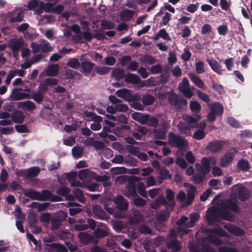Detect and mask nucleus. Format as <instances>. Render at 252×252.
<instances>
[{
  "label": "nucleus",
  "mask_w": 252,
  "mask_h": 252,
  "mask_svg": "<svg viewBox=\"0 0 252 252\" xmlns=\"http://www.w3.org/2000/svg\"><path fill=\"white\" fill-rule=\"evenodd\" d=\"M116 94L118 97L128 102L131 108L137 110H143V105L138 102L141 99V97L138 93L132 94L131 90L124 88L117 90Z\"/></svg>",
  "instance_id": "obj_1"
},
{
  "label": "nucleus",
  "mask_w": 252,
  "mask_h": 252,
  "mask_svg": "<svg viewBox=\"0 0 252 252\" xmlns=\"http://www.w3.org/2000/svg\"><path fill=\"white\" fill-rule=\"evenodd\" d=\"M170 120L162 118L159 122V128H154L152 133L155 139H164L170 127Z\"/></svg>",
  "instance_id": "obj_2"
},
{
  "label": "nucleus",
  "mask_w": 252,
  "mask_h": 252,
  "mask_svg": "<svg viewBox=\"0 0 252 252\" xmlns=\"http://www.w3.org/2000/svg\"><path fill=\"white\" fill-rule=\"evenodd\" d=\"M210 234L208 236V240L216 246L222 244V241L217 236L227 237L228 233L221 227L214 228L209 230Z\"/></svg>",
  "instance_id": "obj_3"
},
{
  "label": "nucleus",
  "mask_w": 252,
  "mask_h": 252,
  "mask_svg": "<svg viewBox=\"0 0 252 252\" xmlns=\"http://www.w3.org/2000/svg\"><path fill=\"white\" fill-rule=\"evenodd\" d=\"M211 111L207 115V120L209 122L215 121L217 116H221L223 113V107L219 102H216L212 104Z\"/></svg>",
  "instance_id": "obj_4"
},
{
  "label": "nucleus",
  "mask_w": 252,
  "mask_h": 252,
  "mask_svg": "<svg viewBox=\"0 0 252 252\" xmlns=\"http://www.w3.org/2000/svg\"><path fill=\"white\" fill-rule=\"evenodd\" d=\"M132 179L129 180L128 183L126 186L125 193H124V195L128 198H134L138 196L135 182L138 181V179L137 177L133 176Z\"/></svg>",
  "instance_id": "obj_5"
},
{
  "label": "nucleus",
  "mask_w": 252,
  "mask_h": 252,
  "mask_svg": "<svg viewBox=\"0 0 252 252\" xmlns=\"http://www.w3.org/2000/svg\"><path fill=\"white\" fill-rule=\"evenodd\" d=\"M170 143L175 147L183 148L186 146L187 140L183 137L173 133H169Z\"/></svg>",
  "instance_id": "obj_6"
},
{
  "label": "nucleus",
  "mask_w": 252,
  "mask_h": 252,
  "mask_svg": "<svg viewBox=\"0 0 252 252\" xmlns=\"http://www.w3.org/2000/svg\"><path fill=\"white\" fill-rule=\"evenodd\" d=\"M179 89L187 98H190L193 95L192 92L189 88V80L186 77L179 84Z\"/></svg>",
  "instance_id": "obj_7"
},
{
  "label": "nucleus",
  "mask_w": 252,
  "mask_h": 252,
  "mask_svg": "<svg viewBox=\"0 0 252 252\" xmlns=\"http://www.w3.org/2000/svg\"><path fill=\"white\" fill-rule=\"evenodd\" d=\"M168 100L170 105L177 108H181L182 106L187 104V100L186 99L179 98L175 94L170 95Z\"/></svg>",
  "instance_id": "obj_8"
},
{
  "label": "nucleus",
  "mask_w": 252,
  "mask_h": 252,
  "mask_svg": "<svg viewBox=\"0 0 252 252\" xmlns=\"http://www.w3.org/2000/svg\"><path fill=\"white\" fill-rule=\"evenodd\" d=\"M113 201L118 209L122 211H126L127 209L128 202L122 195L117 196L114 198Z\"/></svg>",
  "instance_id": "obj_9"
},
{
  "label": "nucleus",
  "mask_w": 252,
  "mask_h": 252,
  "mask_svg": "<svg viewBox=\"0 0 252 252\" xmlns=\"http://www.w3.org/2000/svg\"><path fill=\"white\" fill-rule=\"evenodd\" d=\"M166 247L168 249L171 250L172 252H179L182 248L181 242L177 239H172L168 241Z\"/></svg>",
  "instance_id": "obj_10"
},
{
  "label": "nucleus",
  "mask_w": 252,
  "mask_h": 252,
  "mask_svg": "<svg viewBox=\"0 0 252 252\" xmlns=\"http://www.w3.org/2000/svg\"><path fill=\"white\" fill-rule=\"evenodd\" d=\"M131 116L133 120L139 122L141 125H144L147 124L149 115L148 114H143L142 113L135 112L131 114Z\"/></svg>",
  "instance_id": "obj_11"
},
{
  "label": "nucleus",
  "mask_w": 252,
  "mask_h": 252,
  "mask_svg": "<svg viewBox=\"0 0 252 252\" xmlns=\"http://www.w3.org/2000/svg\"><path fill=\"white\" fill-rule=\"evenodd\" d=\"M24 44V41L23 38L20 37L11 40L8 46L12 50L19 51Z\"/></svg>",
  "instance_id": "obj_12"
},
{
  "label": "nucleus",
  "mask_w": 252,
  "mask_h": 252,
  "mask_svg": "<svg viewBox=\"0 0 252 252\" xmlns=\"http://www.w3.org/2000/svg\"><path fill=\"white\" fill-rule=\"evenodd\" d=\"M11 118L14 123L21 124L25 120V116L21 111L16 110L11 114Z\"/></svg>",
  "instance_id": "obj_13"
},
{
  "label": "nucleus",
  "mask_w": 252,
  "mask_h": 252,
  "mask_svg": "<svg viewBox=\"0 0 252 252\" xmlns=\"http://www.w3.org/2000/svg\"><path fill=\"white\" fill-rule=\"evenodd\" d=\"M250 190L245 187H241L238 190V198L241 201L248 200L250 195Z\"/></svg>",
  "instance_id": "obj_14"
},
{
  "label": "nucleus",
  "mask_w": 252,
  "mask_h": 252,
  "mask_svg": "<svg viewBox=\"0 0 252 252\" xmlns=\"http://www.w3.org/2000/svg\"><path fill=\"white\" fill-rule=\"evenodd\" d=\"M222 148V144L220 141H213L208 143L207 149L211 153H216L220 151Z\"/></svg>",
  "instance_id": "obj_15"
},
{
  "label": "nucleus",
  "mask_w": 252,
  "mask_h": 252,
  "mask_svg": "<svg viewBox=\"0 0 252 252\" xmlns=\"http://www.w3.org/2000/svg\"><path fill=\"white\" fill-rule=\"evenodd\" d=\"M166 196L165 199L169 202V206L170 211H172L175 205V202L174 201L175 198V193L170 189H167L166 190Z\"/></svg>",
  "instance_id": "obj_16"
},
{
  "label": "nucleus",
  "mask_w": 252,
  "mask_h": 252,
  "mask_svg": "<svg viewBox=\"0 0 252 252\" xmlns=\"http://www.w3.org/2000/svg\"><path fill=\"white\" fill-rule=\"evenodd\" d=\"M95 63L87 61H83L80 64L81 71L83 73H89L94 68Z\"/></svg>",
  "instance_id": "obj_17"
},
{
  "label": "nucleus",
  "mask_w": 252,
  "mask_h": 252,
  "mask_svg": "<svg viewBox=\"0 0 252 252\" xmlns=\"http://www.w3.org/2000/svg\"><path fill=\"white\" fill-rule=\"evenodd\" d=\"M207 61L211 69L214 72L220 75L222 74L221 65L219 63V62L213 59L207 60Z\"/></svg>",
  "instance_id": "obj_18"
},
{
  "label": "nucleus",
  "mask_w": 252,
  "mask_h": 252,
  "mask_svg": "<svg viewBox=\"0 0 252 252\" xmlns=\"http://www.w3.org/2000/svg\"><path fill=\"white\" fill-rule=\"evenodd\" d=\"M93 212L94 216L100 219H105L107 218L106 213L98 205L93 206Z\"/></svg>",
  "instance_id": "obj_19"
},
{
  "label": "nucleus",
  "mask_w": 252,
  "mask_h": 252,
  "mask_svg": "<svg viewBox=\"0 0 252 252\" xmlns=\"http://www.w3.org/2000/svg\"><path fill=\"white\" fill-rule=\"evenodd\" d=\"M59 70L58 64H52L48 66L46 70V75L48 76H55L57 75Z\"/></svg>",
  "instance_id": "obj_20"
},
{
  "label": "nucleus",
  "mask_w": 252,
  "mask_h": 252,
  "mask_svg": "<svg viewBox=\"0 0 252 252\" xmlns=\"http://www.w3.org/2000/svg\"><path fill=\"white\" fill-rule=\"evenodd\" d=\"M234 154L233 153H229L224 155L220 160V165L221 167L227 166L233 160Z\"/></svg>",
  "instance_id": "obj_21"
},
{
  "label": "nucleus",
  "mask_w": 252,
  "mask_h": 252,
  "mask_svg": "<svg viewBox=\"0 0 252 252\" xmlns=\"http://www.w3.org/2000/svg\"><path fill=\"white\" fill-rule=\"evenodd\" d=\"M125 81L126 83L138 84L139 83L141 80L137 75L131 73H128L125 77Z\"/></svg>",
  "instance_id": "obj_22"
},
{
  "label": "nucleus",
  "mask_w": 252,
  "mask_h": 252,
  "mask_svg": "<svg viewBox=\"0 0 252 252\" xmlns=\"http://www.w3.org/2000/svg\"><path fill=\"white\" fill-rule=\"evenodd\" d=\"M225 208L236 213H238L240 211V208L236 201H233L231 200H227L225 205Z\"/></svg>",
  "instance_id": "obj_23"
},
{
  "label": "nucleus",
  "mask_w": 252,
  "mask_h": 252,
  "mask_svg": "<svg viewBox=\"0 0 252 252\" xmlns=\"http://www.w3.org/2000/svg\"><path fill=\"white\" fill-rule=\"evenodd\" d=\"M78 238L81 243L85 244L91 242L93 239V237L92 235L83 232L78 233Z\"/></svg>",
  "instance_id": "obj_24"
},
{
  "label": "nucleus",
  "mask_w": 252,
  "mask_h": 252,
  "mask_svg": "<svg viewBox=\"0 0 252 252\" xmlns=\"http://www.w3.org/2000/svg\"><path fill=\"white\" fill-rule=\"evenodd\" d=\"M111 75L112 76L114 77L115 80L117 81H120L126 77L124 70L118 68L114 69Z\"/></svg>",
  "instance_id": "obj_25"
},
{
  "label": "nucleus",
  "mask_w": 252,
  "mask_h": 252,
  "mask_svg": "<svg viewBox=\"0 0 252 252\" xmlns=\"http://www.w3.org/2000/svg\"><path fill=\"white\" fill-rule=\"evenodd\" d=\"M18 106L22 107L23 109H27L28 111L33 110L35 108L34 103L30 100L20 102Z\"/></svg>",
  "instance_id": "obj_26"
},
{
  "label": "nucleus",
  "mask_w": 252,
  "mask_h": 252,
  "mask_svg": "<svg viewBox=\"0 0 252 252\" xmlns=\"http://www.w3.org/2000/svg\"><path fill=\"white\" fill-rule=\"evenodd\" d=\"M24 195L25 196L29 197L32 200H39V192L34 190L32 189H28L26 190Z\"/></svg>",
  "instance_id": "obj_27"
},
{
  "label": "nucleus",
  "mask_w": 252,
  "mask_h": 252,
  "mask_svg": "<svg viewBox=\"0 0 252 252\" xmlns=\"http://www.w3.org/2000/svg\"><path fill=\"white\" fill-rule=\"evenodd\" d=\"M189 78L196 86L202 89L204 88L205 84L204 82L197 75L190 74Z\"/></svg>",
  "instance_id": "obj_28"
},
{
  "label": "nucleus",
  "mask_w": 252,
  "mask_h": 252,
  "mask_svg": "<svg viewBox=\"0 0 252 252\" xmlns=\"http://www.w3.org/2000/svg\"><path fill=\"white\" fill-rule=\"evenodd\" d=\"M227 230L236 236H241L245 234V231L243 229L235 225L229 227Z\"/></svg>",
  "instance_id": "obj_29"
},
{
  "label": "nucleus",
  "mask_w": 252,
  "mask_h": 252,
  "mask_svg": "<svg viewBox=\"0 0 252 252\" xmlns=\"http://www.w3.org/2000/svg\"><path fill=\"white\" fill-rule=\"evenodd\" d=\"M33 99L38 104H40L44 99V94L41 92H32L31 95H30V98Z\"/></svg>",
  "instance_id": "obj_30"
},
{
  "label": "nucleus",
  "mask_w": 252,
  "mask_h": 252,
  "mask_svg": "<svg viewBox=\"0 0 252 252\" xmlns=\"http://www.w3.org/2000/svg\"><path fill=\"white\" fill-rule=\"evenodd\" d=\"M133 14V10L126 9L121 12L120 16L123 20L127 21L132 18Z\"/></svg>",
  "instance_id": "obj_31"
},
{
  "label": "nucleus",
  "mask_w": 252,
  "mask_h": 252,
  "mask_svg": "<svg viewBox=\"0 0 252 252\" xmlns=\"http://www.w3.org/2000/svg\"><path fill=\"white\" fill-rule=\"evenodd\" d=\"M189 108L191 112L195 114H198L201 110V106L196 100L190 102Z\"/></svg>",
  "instance_id": "obj_32"
},
{
  "label": "nucleus",
  "mask_w": 252,
  "mask_h": 252,
  "mask_svg": "<svg viewBox=\"0 0 252 252\" xmlns=\"http://www.w3.org/2000/svg\"><path fill=\"white\" fill-rule=\"evenodd\" d=\"M53 5L50 3H45L43 1H40L39 8L37 10V13L40 14L43 10L49 12L51 11Z\"/></svg>",
  "instance_id": "obj_33"
},
{
  "label": "nucleus",
  "mask_w": 252,
  "mask_h": 252,
  "mask_svg": "<svg viewBox=\"0 0 252 252\" xmlns=\"http://www.w3.org/2000/svg\"><path fill=\"white\" fill-rule=\"evenodd\" d=\"M40 51L43 53H46L51 51L52 48L50 46V43L45 39L40 40Z\"/></svg>",
  "instance_id": "obj_34"
},
{
  "label": "nucleus",
  "mask_w": 252,
  "mask_h": 252,
  "mask_svg": "<svg viewBox=\"0 0 252 252\" xmlns=\"http://www.w3.org/2000/svg\"><path fill=\"white\" fill-rule=\"evenodd\" d=\"M53 194L47 189L43 190L41 192H39V200L45 201L49 200L52 199Z\"/></svg>",
  "instance_id": "obj_35"
},
{
  "label": "nucleus",
  "mask_w": 252,
  "mask_h": 252,
  "mask_svg": "<svg viewBox=\"0 0 252 252\" xmlns=\"http://www.w3.org/2000/svg\"><path fill=\"white\" fill-rule=\"evenodd\" d=\"M155 101V97L150 94H145L142 98L143 105L148 106L152 104Z\"/></svg>",
  "instance_id": "obj_36"
},
{
  "label": "nucleus",
  "mask_w": 252,
  "mask_h": 252,
  "mask_svg": "<svg viewBox=\"0 0 252 252\" xmlns=\"http://www.w3.org/2000/svg\"><path fill=\"white\" fill-rule=\"evenodd\" d=\"M40 172V169L39 167H32L28 169L27 176L29 178L35 177L38 175Z\"/></svg>",
  "instance_id": "obj_37"
},
{
  "label": "nucleus",
  "mask_w": 252,
  "mask_h": 252,
  "mask_svg": "<svg viewBox=\"0 0 252 252\" xmlns=\"http://www.w3.org/2000/svg\"><path fill=\"white\" fill-rule=\"evenodd\" d=\"M201 119V116L199 114H194L193 116H187L184 119L188 125L196 123Z\"/></svg>",
  "instance_id": "obj_38"
},
{
  "label": "nucleus",
  "mask_w": 252,
  "mask_h": 252,
  "mask_svg": "<svg viewBox=\"0 0 252 252\" xmlns=\"http://www.w3.org/2000/svg\"><path fill=\"white\" fill-rule=\"evenodd\" d=\"M170 209H166V211L161 210L159 213L158 218L159 220L165 221L168 219L170 217Z\"/></svg>",
  "instance_id": "obj_39"
},
{
  "label": "nucleus",
  "mask_w": 252,
  "mask_h": 252,
  "mask_svg": "<svg viewBox=\"0 0 252 252\" xmlns=\"http://www.w3.org/2000/svg\"><path fill=\"white\" fill-rule=\"evenodd\" d=\"M205 174L201 173H196L192 176V181L195 184H200L202 183L205 179Z\"/></svg>",
  "instance_id": "obj_40"
},
{
  "label": "nucleus",
  "mask_w": 252,
  "mask_h": 252,
  "mask_svg": "<svg viewBox=\"0 0 252 252\" xmlns=\"http://www.w3.org/2000/svg\"><path fill=\"white\" fill-rule=\"evenodd\" d=\"M201 165L204 169L205 174H207L210 171V161L208 158L203 157L201 159Z\"/></svg>",
  "instance_id": "obj_41"
},
{
  "label": "nucleus",
  "mask_w": 252,
  "mask_h": 252,
  "mask_svg": "<svg viewBox=\"0 0 252 252\" xmlns=\"http://www.w3.org/2000/svg\"><path fill=\"white\" fill-rule=\"evenodd\" d=\"M190 126L184 122H180L178 124L179 130L182 133L187 134L190 130Z\"/></svg>",
  "instance_id": "obj_42"
},
{
  "label": "nucleus",
  "mask_w": 252,
  "mask_h": 252,
  "mask_svg": "<svg viewBox=\"0 0 252 252\" xmlns=\"http://www.w3.org/2000/svg\"><path fill=\"white\" fill-rule=\"evenodd\" d=\"M66 65L74 69H78L80 66L78 60L75 58L69 59L66 63Z\"/></svg>",
  "instance_id": "obj_43"
},
{
  "label": "nucleus",
  "mask_w": 252,
  "mask_h": 252,
  "mask_svg": "<svg viewBox=\"0 0 252 252\" xmlns=\"http://www.w3.org/2000/svg\"><path fill=\"white\" fill-rule=\"evenodd\" d=\"M73 194L79 202L83 203L85 201V197L84 196L83 191L80 189L76 188L74 189Z\"/></svg>",
  "instance_id": "obj_44"
},
{
  "label": "nucleus",
  "mask_w": 252,
  "mask_h": 252,
  "mask_svg": "<svg viewBox=\"0 0 252 252\" xmlns=\"http://www.w3.org/2000/svg\"><path fill=\"white\" fill-rule=\"evenodd\" d=\"M30 227H34L37 222V215L34 213H30L28 217Z\"/></svg>",
  "instance_id": "obj_45"
},
{
  "label": "nucleus",
  "mask_w": 252,
  "mask_h": 252,
  "mask_svg": "<svg viewBox=\"0 0 252 252\" xmlns=\"http://www.w3.org/2000/svg\"><path fill=\"white\" fill-rule=\"evenodd\" d=\"M238 167L242 171H247L250 167L248 161L246 160L241 159L238 162Z\"/></svg>",
  "instance_id": "obj_46"
},
{
  "label": "nucleus",
  "mask_w": 252,
  "mask_h": 252,
  "mask_svg": "<svg viewBox=\"0 0 252 252\" xmlns=\"http://www.w3.org/2000/svg\"><path fill=\"white\" fill-rule=\"evenodd\" d=\"M136 188L138 193L143 197L147 198V194L145 190V186L142 182H138L136 185Z\"/></svg>",
  "instance_id": "obj_47"
},
{
  "label": "nucleus",
  "mask_w": 252,
  "mask_h": 252,
  "mask_svg": "<svg viewBox=\"0 0 252 252\" xmlns=\"http://www.w3.org/2000/svg\"><path fill=\"white\" fill-rule=\"evenodd\" d=\"M147 124L149 126L152 127L154 128H157V127L159 124V121L157 117H151L148 118Z\"/></svg>",
  "instance_id": "obj_48"
},
{
  "label": "nucleus",
  "mask_w": 252,
  "mask_h": 252,
  "mask_svg": "<svg viewBox=\"0 0 252 252\" xmlns=\"http://www.w3.org/2000/svg\"><path fill=\"white\" fill-rule=\"evenodd\" d=\"M72 153L74 158H81L83 154V149L80 147L75 146L72 149Z\"/></svg>",
  "instance_id": "obj_49"
},
{
  "label": "nucleus",
  "mask_w": 252,
  "mask_h": 252,
  "mask_svg": "<svg viewBox=\"0 0 252 252\" xmlns=\"http://www.w3.org/2000/svg\"><path fill=\"white\" fill-rule=\"evenodd\" d=\"M30 98V94L24 92L16 93L13 94V100H19Z\"/></svg>",
  "instance_id": "obj_50"
},
{
  "label": "nucleus",
  "mask_w": 252,
  "mask_h": 252,
  "mask_svg": "<svg viewBox=\"0 0 252 252\" xmlns=\"http://www.w3.org/2000/svg\"><path fill=\"white\" fill-rule=\"evenodd\" d=\"M149 70L151 74H157L161 73L163 71V68L160 64H157L151 66L149 69Z\"/></svg>",
  "instance_id": "obj_51"
},
{
  "label": "nucleus",
  "mask_w": 252,
  "mask_h": 252,
  "mask_svg": "<svg viewBox=\"0 0 252 252\" xmlns=\"http://www.w3.org/2000/svg\"><path fill=\"white\" fill-rule=\"evenodd\" d=\"M85 115L87 117H91L92 120H93L94 123H99V122H101L102 120V118L101 116L97 115L95 113L93 112L86 111L85 112Z\"/></svg>",
  "instance_id": "obj_52"
},
{
  "label": "nucleus",
  "mask_w": 252,
  "mask_h": 252,
  "mask_svg": "<svg viewBox=\"0 0 252 252\" xmlns=\"http://www.w3.org/2000/svg\"><path fill=\"white\" fill-rule=\"evenodd\" d=\"M220 215L225 220L232 221L234 219V215L230 212L227 211H221L220 212Z\"/></svg>",
  "instance_id": "obj_53"
},
{
  "label": "nucleus",
  "mask_w": 252,
  "mask_h": 252,
  "mask_svg": "<svg viewBox=\"0 0 252 252\" xmlns=\"http://www.w3.org/2000/svg\"><path fill=\"white\" fill-rule=\"evenodd\" d=\"M62 222L58 218H52L51 220V229L53 230L58 229L62 224Z\"/></svg>",
  "instance_id": "obj_54"
},
{
  "label": "nucleus",
  "mask_w": 252,
  "mask_h": 252,
  "mask_svg": "<svg viewBox=\"0 0 252 252\" xmlns=\"http://www.w3.org/2000/svg\"><path fill=\"white\" fill-rule=\"evenodd\" d=\"M72 236V233L66 231H62L59 234L60 239L63 240L71 239Z\"/></svg>",
  "instance_id": "obj_55"
},
{
  "label": "nucleus",
  "mask_w": 252,
  "mask_h": 252,
  "mask_svg": "<svg viewBox=\"0 0 252 252\" xmlns=\"http://www.w3.org/2000/svg\"><path fill=\"white\" fill-rule=\"evenodd\" d=\"M94 234L97 238H101L108 235V232L99 227H97L94 231Z\"/></svg>",
  "instance_id": "obj_56"
},
{
  "label": "nucleus",
  "mask_w": 252,
  "mask_h": 252,
  "mask_svg": "<svg viewBox=\"0 0 252 252\" xmlns=\"http://www.w3.org/2000/svg\"><path fill=\"white\" fill-rule=\"evenodd\" d=\"M195 70L198 74H202L205 72V69L204 67V64L202 61H199L196 63Z\"/></svg>",
  "instance_id": "obj_57"
},
{
  "label": "nucleus",
  "mask_w": 252,
  "mask_h": 252,
  "mask_svg": "<svg viewBox=\"0 0 252 252\" xmlns=\"http://www.w3.org/2000/svg\"><path fill=\"white\" fill-rule=\"evenodd\" d=\"M198 97L202 101L207 103L210 101L209 96L202 92L201 90H197L196 92Z\"/></svg>",
  "instance_id": "obj_58"
},
{
  "label": "nucleus",
  "mask_w": 252,
  "mask_h": 252,
  "mask_svg": "<svg viewBox=\"0 0 252 252\" xmlns=\"http://www.w3.org/2000/svg\"><path fill=\"white\" fill-rule=\"evenodd\" d=\"M101 26L103 29H113L115 27V24L110 21L107 20H102L101 23Z\"/></svg>",
  "instance_id": "obj_59"
},
{
  "label": "nucleus",
  "mask_w": 252,
  "mask_h": 252,
  "mask_svg": "<svg viewBox=\"0 0 252 252\" xmlns=\"http://www.w3.org/2000/svg\"><path fill=\"white\" fill-rule=\"evenodd\" d=\"M142 62L148 64H152L156 63V60L150 55H144L143 57Z\"/></svg>",
  "instance_id": "obj_60"
},
{
  "label": "nucleus",
  "mask_w": 252,
  "mask_h": 252,
  "mask_svg": "<svg viewBox=\"0 0 252 252\" xmlns=\"http://www.w3.org/2000/svg\"><path fill=\"white\" fill-rule=\"evenodd\" d=\"M212 32V28L211 26L208 24H205L203 25L201 28V32L203 35L210 34Z\"/></svg>",
  "instance_id": "obj_61"
},
{
  "label": "nucleus",
  "mask_w": 252,
  "mask_h": 252,
  "mask_svg": "<svg viewBox=\"0 0 252 252\" xmlns=\"http://www.w3.org/2000/svg\"><path fill=\"white\" fill-rule=\"evenodd\" d=\"M70 189L66 187H62L59 188L57 190V193L62 196H65L67 195L69 192Z\"/></svg>",
  "instance_id": "obj_62"
},
{
  "label": "nucleus",
  "mask_w": 252,
  "mask_h": 252,
  "mask_svg": "<svg viewBox=\"0 0 252 252\" xmlns=\"http://www.w3.org/2000/svg\"><path fill=\"white\" fill-rule=\"evenodd\" d=\"M206 136L205 132L203 130H197L195 131L193 135V137L196 140H201Z\"/></svg>",
  "instance_id": "obj_63"
},
{
  "label": "nucleus",
  "mask_w": 252,
  "mask_h": 252,
  "mask_svg": "<svg viewBox=\"0 0 252 252\" xmlns=\"http://www.w3.org/2000/svg\"><path fill=\"white\" fill-rule=\"evenodd\" d=\"M40 1L38 0H31L29 1L27 5L28 9H33L39 6Z\"/></svg>",
  "instance_id": "obj_64"
}]
</instances>
